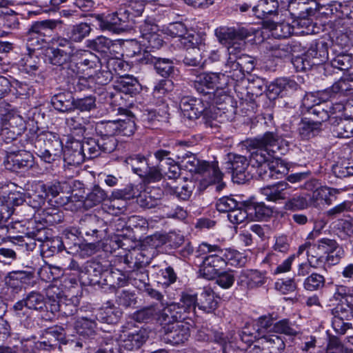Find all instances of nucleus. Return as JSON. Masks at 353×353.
Returning a JSON list of instances; mask_svg holds the SVG:
<instances>
[{
	"instance_id": "7ed1b4c3",
	"label": "nucleus",
	"mask_w": 353,
	"mask_h": 353,
	"mask_svg": "<svg viewBox=\"0 0 353 353\" xmlns=\"http://www.w3.org/2000/svg\"><path fill=\"white\" fill-rule=\"evenodd\" d=\"M77 50L70 37L57 36L52 38V46L46 50V60L52 65L64 69L73 61Z\"/></svg>"
},
{
	"instance_id": "9d476101",
	"label": "nucleus",
	"mask_w": 353,
	"mask_h": 353,
	"mask_svg": "<svg viewBox=\"0 0 353 353\" xmlns=\"http://www.w3.org/2000/svg\"><path fill=\"white\" fill-rule=\"evenodd\" d=\"M179 163L181 168L195 174H205L211 176V181L219 183L222 180L223 174L219 168L218 162L213 161L210 163L205 161H201L192 152L184 153L181 157Z\"/></svg>"
},
{
	"instance_id": "6ab92c4d",
	"label": "nucleus",
	"mask_w": 353,
	"mask_h": 353,
	"mask_svg": "<svg viewBox=\"0 0 353 353\" xmlns=\"http://www.w3.org/2000/svg\"><path fill=\"white\" fill-rule=\"evenodd\" d=\"M161 340L168 344L178 345L184 343L190 336V327L194 325L168 324L163 325Z\"/></svg>"
},
{
	"instance_id": "ea45409f",
	"label": "nucleus",
	"mask_w": 353,
	"mask_h": 353,
	"mask_svg": "<svg viewBox=\"0 0 353 353\" xmlns=\"http://www.w3.org/2000/svg\"><path fill=\"white\" fill-rule=\"evenodd\" d=\"M124 162L140 177L145 175L150 165L148 157L141 154H132L126 157Z\"/></svg>"
},
{
	"instance_id": "680f3d73",
	"label": "nucleus",
	"mask_w": 353,
	"mask_h": 353,
	"mask_svg": "<svg viewBox=\"0 0 353 353\" xmlns=\"http://www.w3.org/2000/svg\"><path fill=\"white\" fill-rule=\"evenodd\" d=\"M91 28L87 23H80L71 28L68 37H70L74 42H81L86 37L89 35L91 32Z\"/></svg>"
},
{
	"instance_id": "4d7b16f0",
	"label": "nucleus",
	"mask_w": 353,
	"mask_h": 353,
	"mask_svg": "<svg viewBox=\"0 0 353 353\" xmlns=\"http://www.w3.org/2000/svg\"><path fill=\"white\" fill-rule=\"evenodd\" d=\"M308 112L313 116L312 120L320 122L321 127L323 122L332 118L329 112L328 105L326 103L314 105L308 110Z\"/></svg>"
},
{
	"instance_id": "a19ab883",
	"label": "nucleus",
	"mask_w": 353,
	"mask_h": 353,
	"mask_svg": "<svg viewBox=\"0 0 353 353\" xmlns=\"http://www.w3.org/2000/svg\"><path fill=\"white\" fill-rule=\"evenodd\" d=\"M121 316V310L112 305L100 308L95 314V318L99 322L115 324L119 321Z\"/></svg>"
},
{
	"instance_id": "a211bd4d",
	"label": "nucleus",
	"mask_w": 353,
	"mask_h": 353,
	"mask_svg": "<svg viewBox=\"0 0 353 353\" xmlns=\"http://www.w3.org/2000/svg\"><path fill=\"white\" fill-rule=\"evenodd\" d=\"M99 221L95 217L88 216L80 221L79 227L77 229L79 234L84 238L85 241H90L85 245L91 251V253L97 248V243H99L101 237L98 230Z\"/></svg>"
},
{
	"instance_id": "c9c22d12",
	"label": "nucleus",
	"mask_w": 353,
	"mask_h": 353,
	"mask_svg": "<svg viewBox=\"0 0 353 353\" xmlns=\"http://www.w3.org/2000/svg\"><path fill=\"white\" fill-rule=\"evenodd\" d=\"M219 305L218 297L210 288H205L198 298V307L206 313L213 312Z\"/></svg>"
},
{
	"instance_id": "c85d7f7f",
	"label": "nucleus",
	"mask_w": 353,
	"mask_h": 353,
	"mask_svg": "<svg viewBox=\"0 0 353 353\" xmlns=\"http://www.w3.org/2000/svg\"><path fill=\"white\" fill-rule=\"evenodd\" d=\"M332 133L338 138L348 139L353 137V117L331 118Z\"/></svg>"
},
{
	"instance_id": "052dcab7",
	"label": "nucleus",
	"mask_w": 353,
	"mask_h": 353,
	"mask_svg": "<svg viewBox=\"0 0 353 353\" xmlns=\"http://www.w3.org/2000/svg\"><path fill=\"white\" fill-rule=\"evenodd\" d=\"M1 125L12 128V130H14L21 134L26 129V121L23 117L18 114L17 110L7 119H4V121L1 122Z\"/></svg>"
},
{
	"instance_id": "69168bd1",
	"label": "nucleus",
	"mask_w": 353,
	"mask_h": 353,
	"mask_svg": "<svg viewBox=\"0 0 353 353\" xmlns=\"http://www.w3.org/2000/svg\"><path fill=\"white\" fill-rule=\"evenodd\" d=\"M308 203L307 199L302 195L290 196L285 200L284 209L285 210L297 211L307 208Z\"/></svg>"
},
{
	"instance_id": "20e7f679",
	"label": "nucleus",
	"mask_w": 353,
	"mask_h": 353,
	"mask_svg": "<svg viewBox=\"0 0 353 353\" xmlns=\"http://www.w3.org/2000/svg\"><path fill=\"white\" fill-rule=\"evenodd\" d=\"M250 167L261 179H279L287 170L279 159L265 150L254 153L250 157Z\"/></svg>"
},
{
	"instance_id": "de8ad7c7",
	"label": "nucleus",
	"mask_w": 353,
	"mask_h": 353,
	"mask_svg": "<svg viewBox=\"0 0 353 353\" xmlns=\"http://www.w3.org/2000/svg\"><path fill=\"white\" fill-rule=\"evenodd\" d=\"M180 45L187 50L199 49L204 45V39L198 32L194 30H188L186 35L179 39Z\"/></svg>"
},
{
	"instance_id": "6e6552de",
	"label": "nucleus",
	"mask_w": 353,
	"mask_h": 353,
	"mask_svg": "<svg viewBox=\"0 0 353 353\" xmlns=\"http://www.w3.org/2000/svg\"><path fill=\"white\" fill-rule=\"evenodd\" d=\"M187 75L194 77L192 79V86L199 94L208 96L209 101L214 104L221 103V98L216 96L215 90L219 82V74L214 72H201L198 69L185 70Z\"/></svg>"
},
{
	"instance_id": "79ce46f5",
	"label": "nucleus",
	"mask_w": 353,
	"mask_h": 353,
	"mask_svg": "<svg viewBox=\"0 0 353 353\" xmlns=\"http://www.w3.org/2000/svg\"><path fill=\"white\" fill-rule=\"evenodd\" d=\"M160 309L157 304L143 307L132 314V319L138 323H149L159 317Z\"/></svg>"
},
{
	"instance_id": "1a4fd4ad",
	"label": "nucleus",
	"mask_w": 353,
	"mask_h": 353,
	"mask_svg": "<svg viewBox=\"0 0 353 353\" xmlns=\"http://www.w3.org/2000/svg\"><path fill=\"white\" fill-rule=\"evenodd\" d=\"M245 145L250 151V157L254 153L265 150L268 154H274L286 150L287 142L283 137L275 132H266L263 135L253 139H248L245 141Z\"/></svg>"
},
{
	"instance_id": "0e129e2a",
	"label": "nucleus",
	"mask_w": 353,
	"mask_h": 353,
	"mask_svg": "<svg viewBox=\"0 0 353 353\" xmlns=\"http://www.w3.org/2000/svg\"><path fill=\"white\" fill-rule=\"evenodd\" d=\"M67 185L65 182H60L59 181H53L47 183L41 184L39 188L41 192L45 194L46 197H56L60 192L63 191L64 187Z\"/></svg>"
},
{
	"instance_id": "8fccbe9b",
	"label": "nucleus",
	"mask_w": 353,
	"mask_h": 353,
	"mask_svg": "<svg viewBox=\"0 0 353 353\" xmlns=\"http://www.w3.org/2000/svg\"><path fill=\"white\" fill-rule=\"evenodd\" d=\"M79 231L77 229L66 230L64 231L61 237L64 249L71 250L78 252L79 249H82L83 245L81 244V240L77 236ZM84 246H86L85 245Z\"/></svg>"
},
{
	"instance_id": "f704fd0d",
	"label": "nucleus",
	"mask_w": 353,
	"mask_h": 353,
	"mask_svg": "<svg viewBox=\"0 0 353 353\" xmlns=\"http://www.w3.org/2000/svg\"><path fill=\"white\" fill-rule=\"evenodd\" d=\"M135 266L136 268L127 274L128 285L131 284L141 290L149 284L148 272L141 265H137V262Z\"/></svg>"
},
{
	"instance_id": "39448f33",
	"label": "nucleus",
	"mask_w": 353,
	"mask_h": 353,
	"mask_svg": "<svg viewBox=\"0 0 353 353\" xmlns=\"http://www.w3.org/2000/svg\"><path fill=\"white\" fill-rule=\"evenodd\" d=\"M34 145L37 150L36 154L48 163L59 159L63 152V143L59 134L49 131L38 134Z\"/></svg>"
},
{
	"instance_id": "7c9ffc66",
	"label": "nucleus",
	"mask_w": 353,
	"mask_h": 353,
	"mask_svg": "<svg viewBox=\"0 0 353 353\" xmlns=\"http://www.w3.org/2000/svg\"><path fill=\"white\" fill-rule=\"evenodd\" d=\"M43 341L41 342L40 345L45 350H54L60 347V343H65L64 330L61 327H54L48 328L43 336Z\"/></svg>"
},
{
	"instance_id": "b1692460",
	"label": "nucleus",
	"mask_w": 353,
	"mask_h": 353,
	"mask_svg": "<svg viewBox=\"0 0 353 353\" xmlns=\"http://www.w3.org/2000/svg\"><path fill=\"white\" fill-rule=\"evenodd\" d=\"M101 280H94L93 283H101L110 289H117L128 285L127 275L118 269L110 268L100 273Z\"/></svg>"
},
{
	"instance_id": "f3484780",
	"label": "nucleus",
	"mask_w": 353,
	"mask_h": 353,
	"mask_svg": "<svg viewBox=\"0 0 353 353\" xmlns=\"http://www.w3.org/2000/svg\"><path fill=\"white\" fill-rule=\"evenodd\" d=\"M157 321L161 325L174 324V323H182L185 325H194L192 320L177 303H172L161 310Z\"/></svg>"
},
{
	"instance_id": "0eeeda50",
	"label": "nucleus",
	"mask_w": 353,
	"mask_h": 353,
	"mask_svg": "<svg viewBox=\"0 0 353 353\" xmlns=\"http://www.w3.org/2000/svg\"><path fill=\"white\" fill-rule=\"evenodd\" d=\"M61 21L47 19L32 23L26 34L27 50L34 52L47 43V37L52 34Z\"/></svg>"
},
{
	"instance_id": "72a5a7b5",
	"label": "nucleus",
	"mask_w": 353,
	"mask_h": 353,
	"mask_svg": "<svg viewBox=\"0 0 353 353\" xmlns=\"http://www.w3.org/2000/svg\"><path fill=\"white\" fill-rule=\"evenodd\" d=\"M305 57L312 59L313 65H319L328 59V45L325 41L315 42L311 44L306 52Z\"/></svg>"
},
{
	"instance_id": "f257e3e1",
	"label": "nucleus",
	"mask_w": 353,
	"mask_h": 353,
	"mask_svg": "<svg viewBox=\"0 0 353 353\" xmlns=\"http://www.w3.org/2000/svg\"><path fill=\"white\" fill-rule=\"evenodd\" d=\"M275 320L273 314H268L259 316L255 325H245L239 334L245 345L241 348L246 349L254 343L248 353H283L286 346L283 337L268 331L274 327Z\"/></svg>"
},
{
	"instance_id": "bf43d9fd",
	"label": "nucleus",
	"mask_w": 353,
	"mask_h": 353,
	"mask_svg": "<svg viewBox=\"0 0 353 353\" xmlns=\"http://www.w3.org/2000/svg\"><path fill=\"white\" fill-rule=\"evenodd\" d=\"M118 131L117 135L130 137L134 134L137 127L133 116L127 117L125 119L116 121Z\"/></svg>"
},
{
	"instance_id": "37998d69",
	"label": "nucleus",
	"mask_w": 353,
	"mask_h": 353,
	"mask_svg": "<svg viewBox=\"0 0 353 353\" xmlns=\"http://www.w3.org/2000/svg\"><path fill=\"white\" fill-rule=\"evenodd\" d=\"M77 310V305L74 303L71 299H68L67 296L61 299L59 303L50 304L49 306V310L52 313L58 312L65 316H72L74 315Z\"/></svg>"
},
{
	"instance_id": "dca6fc26",
	"label": "nucleus",
	"mask_w": 353,
	"mask_h": 353,
	"mask_svg": "<svg viewBox=\"0 0 353 353\" xmlns=\"http://www.w3.org/2000/svg\"><path fill=\"white\" fill-rule=\"evenodd\" d=\"M210 103H212L210 101L205 102L202 99L184 96L181 99L179 106L185 117L195 120L211 113Z\"/></svg>"
},
{
	"instance_id": "4c0bfd02",
	"label": "nucleus",
	"mask_w": 353,
	"mask_h": 353,
	"mask_svg": "<svg viewBox=\"0 0 353 353\" xmlns=\"http://www.w3.org/2000/svg\"><path fill=\"white\" fill-rule=\"evenodd\" d=\"M74 98L69 92H59L51 98V104L55 110L61 112L74 111Z\"/></svg>"
},
{
	"instance_id": "412c9836",
	"label": "nucleus",
	"mask_w": 353,
	"mask_h": 353,
	"mask_svg": "<svg viewBox=\"0 0 353 353\" xmlns=\"http://www.w3.org/2000/svg\"><path fill=\"white\" fill-rule=\"evenodd\" d=\"M139 61L142 64L153 65L156 72L165 79H168L174 73L175 67L172 59L157 57L145 51Z\"/></svg>"
},
{
	"instance_id": "603ef678",
	"label": "nucleus",
	"mask_w": 353,
	"mask_h": 353,
	"mask_svg": "<svg viewBox=\"0 0 353 353\" xmlns=\"http://www.w3.org/2000/svg\"><path fill=\"white\" fill-rule=\"evenodd\" d=\"M325 284L324 276L316 272L311 273L303 282V288L310 292L320 290L324 288Z\"/></svg>"
},
{
	"instance_id": "9b49d317",
	"label": "nucleus",
	"mask_w": 353,
	"mask_h": 353,
	"mask_svg": "<svg viewBox=\"0 0 353 353\" xmlns=\"http://www.w3.org/2000/svg\"><path fill=\"white\" fill-rule=\"evenodd\" d=\"M6 294L10 299H15L23 290L34 284L33 270H14L5 276Z\"/></svg>"
},
{
	"instance_id": "864d4df0",
	"label": "nucleus",
	"mask_w": 353,
	"mask_h": 353,
	"mask_svg": "<svg viewBox=\"0 0 353 353\" xmlns=\"http://www.w3.org/2000/svg\"><path fill=\"white\" fill-rule=\"evenodd\" d=\"M96 134L100 137H114L118 131L116 121H101L95 124Z\"/></svg>"
},
{
	"instance_id": "3c124183",
	"label": "nucleus",
	"mask_w": 353,
	"mask_h": 353,
	"mask_svg": "<svg viewBox=\"0 0 353 353\" xmlns=\"http://www.w3.org/2000/svg\"><path fill=\"white\" fill-rule=\"evenodd\" d=\"M333 174L338 178H345L353 176V160L343 159L332 167Z\"/></svg>"
},
{
	"instance_id": "58836bf2",
	"label": "nucleus",
	"mask_w": 353,
	"mask_h": 353,
	"mask_svg": "<svg viewBox=\"0 0 353 353\" xmlns=\"http://www.w3.org/2000/svg\"><path fill=\"white\" fill-rule=\"evenodd\" d=\"M273 334H284L289 337H296L301 332V328L295 322L289 319H283L274 323Z\"/></svg>"
},
{
	"instance_id": "cd10ccee",
	"label": "nucleus",
	"mask_w": 353,
	"mask_h": 353,
	"mask_svg": "<svg viewBox=\"0 0 353 353\" xmlns=\"http://www.w3.org/2000/svg\"><path fill=\"white\" fill-rule=\"evenodd\" d=\"M114 88L116 90L130 96L136 95L141 90V85L138 79L129 74L119 77L114 82Z\"/></svg>"
},
{
	"instance_id": "e2e57ef3",
	"label": "nucleus",
	"mask_w": 353,
	"mask_h": 353,
	"mask_svg": "<svg viewBox=\"0 0 353 353\" xmlns=\"http://www.w3.org/2000/svg\"><path fill=\"white\" fill-rule=\"evenodd\" d=\"M339 247V244L335 239L330 238H321L313 245V248H316L319 252L317 254H324L325 256L336 251Z\"/></svg>"
},
{
	"instance_id": "473e14b6",
	"label": "nucleus",
	"mask_w": 353,
	"mask_h": 353,
	"mask_svg": "<svg viewBox=\"0 0 353 353\" xmlns=\"http://www.w3.org/2000/svg\"><path fill=\"white\" fill-rule=\"evenodd\" d=\"M76 66L82 70L95 68L100 62L99 58L89 50H76L74 55Z\"/></svg>"
},
{
	"instance_id": "aec40b11",
	"label": "nucleus",
	"mask_w": 353,
	"mask_h": 353,
	"mask_svg": "<svg viewBox=\"0 0 353 353\" xmlns=\"http://www.w3.org/2000/svg\"><path fill=\"white\" fill-rule=\"evenodd\" d=\"M106 199L109 201V197L105 191L99 185H94L84 199H79L77 194H72L67 197L65 204L75 202L77 203L74 205L77 208L83 207L85 209H90L101 203Z\"/></svg>"
},
{
	"instance_id": "4be33fe9",
	"label": "nucleus",
	"mask_w": 353,
	"mask_h": 353,
	"mask_svg": "<svg viewBox=\"0 0 353 353\" xmlns=\"http://www.w3.org/2000/svg\"><path fill=\"white\" fill-rule=\"evenodd\" d=\"M267 281L265 272L257 270H243L237 276V285L247 289H255L263 286Z\"/></svg>"
},
{
	"instance_id": "5701e85b",
	"label": "nucleus",
	"mask_w": 353,
	"mask_h": 353,
	"mask_svg": "<svg viewBox=\"0 0 353 353\" xmlns=\"http://www.w3.org/2000/svg\"><path fill=\"white\" fill-rule=\"evenodd\" d=\"M85 153L82 141L71 139L66 143L63 152L64 161L70 165L77 166L85 160Z\"/></svg>"
},
{
	"instance_id": "774afa93",
	"label": "nucleus",
	"mask_w": 353,
	"mask_h": 353,
	"mask_svg": "<svg viewBox=\"0 0 353 353\" xmlns=\"http://www.w3.org/2000/svg\"><path fill=\"white\" fill-rule=\"evenodd\" d=\"M114 13H116L117 30H124L131 26V23L134 21V17L125 8H121Z\"/></svg>"
},
{
	"instance_id": "f03ea898",
	"label": "nucleus",
	"mask_w": 353,
	"mask_h": 353,
	"mask_svg": "<svg viewBox=\"0 0 353 353\" xmlns=\"http://www.w3.org/2000/svg\"><path fill=\"white\" fill-rule=\"evenodd\" d=\"M239 255L234 251L223 250L218 245L202 242L195 251V263H199V276L212 280L228 263L234 265L232 261Z\"/></svg>"
},
{
	"instance_id": "4468645a",
	"label": "nucleus",
	"mask_w": 353,
	"mask_h": 353,
	"mask_svg": "<svg viewBox=\"0 0 353 353\" xmlns=\"http://www.w3.org/2000/svg\"><path fill=\"white\" fill-rule=\"evenodd\" d=\"M226 165L234 183L243 184L253 177V174L248 171V168L250 165V159L248 161L245 156L229 153Z\"/></svg>"
},
{
	"instance_id": "e433bc0d",
	"label": "nucleus",
	"mask_w": 353,
	"mask_h": 353,
	"mask_svg": "<svg viewBox=\"0 0 353 353\" xmlns=\"http://www.w3.org/2000/svg\"><path fill=\"white\" fill-rule=\"evenodd\" d=\"M322 130L320 122L310 118H302L299 127V135L303 140H309L318 135Z\"/></svg>"
},
{
	"instance_id": "bb28decb",
	"label": "nucleus",
	"mask_w": 353,
	"mask_h": 353,
	"mask_svg": "<svg viewBox=\"0 0 353 353\" xmlns=\"http://www.w3.org/2000/svg\"><path fill=\"white\" fill-rule=\"evenodd\" d=\"M353 93V74H349L341 78L330 88L325 89L321 94L323 100H328L336 94H348Z\"/></svg>"
},
{
	"instance_id": "a18cd8bd",
	"label": "nucleus",
	"mask_w": 353,
	"mask_h": 353,
	"mask_svg": "<svg viewBox=\"0 0 353 353\" xmlns=\"http://www.w3.org/2000/svg\"><path fill=\"white\" fill-rule=\"evenodd\" d=\"M93 17L97 22L99 29L105 31H117L116 22V13L114 12H105L100 14H94Z\"/></svg>"
},
{
	"instance_id": "2f4dec72",
	"label": "nucleus",
	"mask_w": 353,
	"mask_h": 353,
	"mask_svg": "<svg viewBox=\"0 0 353 353\" xmlns=\"http://www.w3.org/2000/svg\"><path fill=\"white\" fill-rule=\"evenodd\" d=\"M279 2L277 0H259L252 7L254 16L259 19H268L278 14Z\"/></svg>"
},
{
	"instance_id": "49530a36",
	"label": "nucleus",
	"mask_w": 353,
	"mask_h": 353,
	"mask_svg": "<svg viewBox=\"0 0 353 353\" xmlns=\"http://www.w3.org/2000/svg\"><path fill=\"white\" fill-rule=\"evenodd\" d=\"M25 299L28 304V310L43 312L45 310H49L47 306L44 296L38 291H32L26 294Z\"/></svg>"
},
{
	"instance_id": "f8f14e48",
	"label": "nucleus",
	"mask_w": 353,
	"mask_h": 353,
	"mask_svg": "<svg viewBox=\"0 0 353 353\" xmlns=\"http://www.w3.org/2000/svg\"><path fill=\"white\" fill-rule=\"evenodd\" d=\"M332 325L336 334L343 335L348 330L352 329L353 297L347 298V302L339 303L332 310Z\"/></svg>"
},
{
	"instance_id": "2eb2a0df",
	"label": "nucleus",
	"mask_w": 353,
	"mask_h": 353,
	"mask_svg": "<svg viewBox=\"0 0 353 353\" xmlns=\"http://www.w3.org/2000/svg\"><path fill=\"white\" fill-rule=\"evenodd\" d=\"M119 332L121 347L130 351L140 348L148 337L145 330L134 329L133 323L128 322L121 327Z\"/></svg>"
},
{
	"instance_id": "c03bdc74",
	"label": "nucleus",
	"mask_w": 353,
	"mask_h": 353,
	"mask_svg": "<svg viewBox=\"0 0 353 353\" xmlns=\"http://www.w3.org/2000/svg\"><path fill=\"white\" fill-rule=\"evenodd\" d=\"M177 303L184 310L188 315L194 320L195 309L198 306V297L196 294L190 292H182Z\"/></svg>"
},
{
	"instance_id": "13d9d810",
	"label": "nucleus",
	"mask_w": 353,
	"mask_h": 353,
	"mask_svg": "<svg viewBox=\"0 0 353 353\" xmlns=\"http://www.w3.org/2000/svg\"><path fill=\"white\" fill-rule=\"evenodd\" d=\"M165 191L166 194L175 196L180 200L187 201L192 195V187L188 184L181 186H172L168 184L165 188Z\"/></svg>"
},
{
	"instance_id": "338daca9",
	"label": "nucleus",
	"mask_w": 353,
	"mask_h": 353,
	"mask_svg": "<svg viewBox=\"0 0 353 353\" xmlns=\"http://www.w3.org/2000/svg\"><path fill=\"white\" fill-rule=\"evenodd\" d=\"M89 121L87 118L83 117L79 114L65 119V124L70 130L77 131L78 133L81 134L85 132V125Z\"/></svg>"
},
{
	"instance_id": "09e8293b",
	"label": "nucleus",
	"mask_w": 353,
	"mask_h": 353,
	"mask_svg": "<svg viewBox=\"0 0 353 353\" xmlns=\"http://www.w3.org/2000/svg\"><path fill=\"white\" fill-rule=\"evenodd\" d=\"M113 45L111 39L103 36H99L90 41L88 47L104 57H108Z\"/></svg>"
},
{
	"instance_id": "393cba45",
	"label": "nucleus",
	"mask_w": 353,
	"mask_h": 353,
	"mask_svg": "<svg viewBox=\"0 0 353 353\" xmlns=\"http://www.w3.org/2000/svg\"><path fill=\"white\" fill-rule=\"evenodd\" d=\"M290 185L285 181H279L271 185L261 188V194L265 196L266 200L275 203L285 201L291 195Z\"/></svg>"
},
{
	"instance_id": "423d86ee",
	"label": "nucleus",
	"mask_w": 353,
	"mask_h": 353,
	"mask_svg": "<svg viewBox=\"0 0 353 353\" xmlns=\"http://www.w3.org/2000/svg\"><path fill=\"white\" fill-rule=\"evenodd\" d=\"M215 35L221 43L228 45L229 57H239L245 48V39L251 34L244 27L223 26L215 30Z\"/></svg>"
},
{
	"instance_id": "ddd939ff",
	"label": "nucleus",
	"mask_w": 353,
	"mask_h": 353,
	"mask_svg": "<svg viewBox=\"0 0 353 353\" xmlns=\"http://www.w3.org/2000/svg\"><path fill=\"white\" fill-rule=\"evenodd\" d=\"M23 148H17V150L14 152L12 148H6V157L3 163L7 170L17 172L33 166V154Z\"/></svg>"
},
{
	"instance_id": "5fc2aeb1",
	"label": "nucleus",
	"mask_w": 353,
	"mask_h": 353,
	"mask_svg": "<svg viewBox=\"0 0 353 353\" xmlns=\"http://www.w3.org/2000/svg\"><path fill=\"white\" fill-rule=\"evenodd\" d=\"M225 72L229 73L230 77L236 81L245 78V72L241 71V66L236 57H229L225 63Z\"/></svg>"
},
{
	"instance_id": "6e6d98bb",
	"label": "nucleus",
	"mask_w": 353,
	"mask_h": 353,
	"mask_svg": "<svg viewBox=\"0 0 353 353\" xmlns=\"http://www.w3.org/2000/svg\"><path fill=\"white\" fill-rule=\"evenodd\" d=\"M19 135H21V133L14 130H12V128H10L7 126H3V125H1L0 137L6 144L13 143V145L16 146L17 148H24L25 146L22 143V140L18 139Z\"/></svg>"
},
{
	"instance_id": "c756f323",
	"label": "nucleus",
	"mask_w": 353,
	"mask_h": 353,
	"mask_svg": "<svg viewBox=\"0 0 353 353\" xmlns=\"http://www.w3.org/2000/svg\"><path fill=\"white\" fill-rule=\"evenodd\" d=\"M302 51H303V47L296 41L274 44L270 47L272 56L279 59L290 58L294 53Z\"/></svg>"
},
{
	"instance_id": "a878e982",
	"label": "nucleus",
	"mask_w": 353,
	"mask_h": 353,
	"mask_svg": "<svg viewBox=\"0 0 353 353\" xmlns=\"http://www.w3.org/2000/svg\"><path fill=\"white\" fill-rule=\"evenodd\" d=\"M138 193L139 190L132 183L127 185L123 189L114 190L112 192V194L109 196V209L110 210L112 208L113 210H116L117 211L115 213L123 212L126 208L125 205H123L121 206L116 205L115 199H121V201L130 200L135 198Z\"/></svg>"
}]
</instances>
